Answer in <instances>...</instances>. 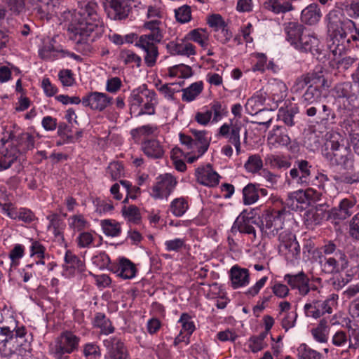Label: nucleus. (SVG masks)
I'll return each instance as SVG.
<instances>
[{
  "label": "nucleus",
  "mask_w": 359,
  "mask_h": 359,
  "mask_svg": "<svg viewBox=\"0 0 359 359\" xmlns=\"http://www.w3.org/2000/svg\"><path fill=\"white\" fill-rule=\"evenodd\" d=\"M353 85L351 82L339 83L333 89L338 98L350 99L352 97Z\"/></svg>",
  "instance_id": "nucleus-49"
},
{
  "label": "nucleus",
  "mask_w": 359,
  "mask_h": 359,
  "mask_svg": "<svg viewBox=\"0 0 359 359\" xmlns=\"http://www.w3.org/2000/svg\"><path fill=\"white\" fill-rule=\"evenodd\" d=\"M146 52L144 57V62L146 65L151 67L154 66L156 62V58L158 55V48L156 45L149 46L148 48H141Z\"/></svg>",
  "instance_id": "nucleus-52"
},
{
  "label": "nucleus",
  "mask_w": 359,
  "mask_h": 359,
  "mask_svg": "<svg viewBox=\"0 0 359 359\" xmlns=\"http://www.w3.org/2000/svg\"><path fill=\"white\" fill-rule=\"evenodd\" d=\"M122 215L128 222L137 224L140 223L141 215L139 208L133 205L123 206L121 210Z\"/></svg>",
  "instance_id": "nucleus-45"
},
{
  "label": "nucleus",
  "mask_w": 359,
  "mask_h": 359,
  "mask_svg": "<svg viewBox=\"0 0 359 359\" xmlns=\"http://www.w3.org/2000/svg\"><path fill=\"white\" fill-rule=\"evenodd\" d=\"M163 37V35L161 32H151L148 34L142 35L136 42L135 46L140 48H148L149 46L156 45L162 40Z\"/></svg>",
  "instance_id": "nucleus-38"
},
{
  "label": "nucleus",
  "mask_w": 359,
  "mask_h": 359,
  "mask_svg": "<svg viewBox=\"0 0 359 359\" xmlns=\"http://www.w3.org/2000/svg\"><path fill=\"white\" fill-rule=\"evenodd\" d=\"M328 71L322 67H317L313 72L306 74L309 86H317L319 89L329 88L331 86L330 81L328 80Z\"/></svg>",
  "instance_id": "nucleus-22"
},
{
  "label": "nucleus",
  "mask_w": 359,
  "mask_h": 359,
  "mask_svg": "<svg viewBox=\"0 0 359 359\" xmlns=\"http://www.w3.org/2000/svg\"><path fill=\"white\" fill-rule=\"evenodd\" d=\"M188 208V202L183 197L174 199L170 205V210L175 217H182L184 215Z\"/></svg>",
  "instance_id": "nucleus-44"
},
{
  "label": "nucleus",
  "mask_w": 359,
  "mask_h": 359,
  "mask_svg": "<svg viewBox=\"0 0 359 359\" xmlns=\"http://www.w3.org/2000/svg\"><path fill=\"white\" fill-rule=\"evenodd\" d=\"M246 212L243 211L236 219L233 224L231 231L236 233L237 231L241 233H245L252 236L253 239L256 238V230L253 224L257 225L256 219L253 217H248L245 215Z\"/></svg>",
  "instance_id": "nucleus-12"
},
{
  "label": "nucleus",
  "mask_w": 359,
  "mask_h": 359,
  "mask_svg": "<svg viewBox=\"0 0 359 359\" xmlns=\"http://www.w3.org/2000/svg\"><path fill=\"white\" fill-rule=\"evenodd\" d=\"M176 20L181 23H186L191 19V7L184 5L175 10Z\"/></svg>",
  "instance_id": "nucleus-54"
},
{
  "label": "nucleus",
  "mask_w": 359,
  "mask_h": 359,
  "mask_svg": "<svg viewBox=\"0 0 359 359\" xmlns=\"http://www.w3.org/2000/svg\"><path fill=\"white\" fill-rule=\"evenodd\" d=\"M229 273L231 287L233 289L245 287L249 284L250 273L248 269L235 265L231 267Z\"/></svg>",
  "instance_id": "nucleus-25"
},
{
  "label": "nucleus",
  "mask_w": 359,
  "mask_h": 359,
  "mask_svg": "<svg viewBox=\"0 0 359 359\" xmlns=\"http://www.w3.org/2000/svg\"><path fill=\"white\" fill-rule=\"evenodd\" d=\"M318 110L319 111L318 118L322 123H326L330 120L334 121L336 118V115L332 111V109L325 104H319V105L317 106V111Z\"/></svg>",
  "instance_id": "nucleus-55"
},
{
  "label": "nucleus",
  "mask_w": 359,
  "mask_h": 359,
  "mask_svg": "<svg viewBox=\"0 0 359 359\" xmlns=\"http://www.w3.org/2000/svg\"><path fill=\"white\" fill-rule=\"evenodd\" d=\"M60 6L59 0H48L46 1H40L36 4L34 10L41 19H49L52 15L57 13V10Z\"/></svg>",
  "instance_id": "nucleus-28"
},
{
  "label": "nucleus",
  "mask_w": 359,
  "mask_h": 359,
  "mask_svg": "<svg viewBox=\"0 0 359 359\" xmlns=\"http://www.w3.org/2000/svg\"><path fill=\"white\" fill-rule=\"evenodd\" d=\"M267 140L272 145L288 147L290 138L287 133V130L283 126H276L269 133Z\"/></svg>",
  "instance_id": "nucleus-31"
},
{
  "label": "nucleus",
  "mask_w": 359,
  "mask_h": 359,
  "mask_svg": "<svg viewBox=\"0 0 359 359\" xmlns=\"http://www.w3.org/2000/svg\"><path fill=\"white\" fill-rule=\"evenodd\" d=\"M107 172L113 180H117L124 175L123 166L118 162L111 163L107 168Z\"/></svg>",
  "instance_id": "nucleus-56"
},
{
  "label": "nucleus",
  "mask_w": 359,
  "mask_h": 359,
  "mask_svg": "<svg viewBox=\"0 0 359 359\" xmlns=\"http://www.w3.org/2000/svg\"><path fill=\"white\" fill-rule=\"evenodd\" d=\"M328 205L326 204L318 205L315 210L312 212L311 221L315 224H320L323 221H330L334 224V219L332 218V210H327Z\"/></svg>",
  "instance_id": "nucleus-34"
},
{
  "label": "nucleus",
  "mask_w": 359,
  "mask_h": 359,
  "mask_svg": "<svg viewBox=\"0 0 359 359\" xmlns=\"http://www.w3.org/2000/svg\"><path fill=\"white\" fill-rule=\"evenodd\" d=\"M195 175L197 182L208 187H215L219 182V175L212 169L211 164L208 163L196 170Z\"/></svg>",
  "instance_id": "nucleus-18"
},
{
  "label": "nucleus",
  "mask_w": 359,
  "mask_h": 359,
  "mask_svg": "<svg viewBox=\"0 0 359 359\" xmlns=\"http://www.w3.org/2000/svg\"><path fill=\"white\" fill-rule=\"evenodd\" d=\"M284 280L292 289L298 290L299 294L302 296H306L310 291V280L304 271L297 274H285Z\"/></svg>",
  "instance_id": "nucleus-17"
},
{
  "label": "nucleus",
  "mask_w": 359,
  "mask_h": 359,
  "mask_svg": "<svg viewBox=\"0 0 359 359\" xmlns=\"http://www.w3.org/2000/svg\"><path fill=\"white\" fill-rule=\"evenodd\" d=\"M16 144L17 148L19 147L22 150L32 149L34 147V138L28 133H21L16 137Z\"/></svg>",
  "instance_id": "nucleus-48"
},
{
  "label": "nucleus",
  "mask_w": 359,
  "mask_h": 359,
  "mask_svg": "<svg viewBox=\"0 0 359 359\" xmlns=\"http://www.w3.org/2000/svg\"><path fill=\"white\" fill-rule=\"evenodd\" d=\"M243 203L245 205H251L255 203L259 199V193L257 186L250 183L243 189Z\"/></svg>",
  "instance_id": "nucleus-43"
},
{
  "label": "nucleus",
  "mask_w": 359,
  "mask_h": 359,
  "mask_svg": "<svg viewBox=\"0 0 359 359\" xmlns=\"http://www.w3.org/2000/svg\"><path fill=\"white\" fill-rule=\"evenodd\" d=\"M295 163L297 168H292L290 171L292 179L297 184L304 186L309 185L311 182L314 184L311 177L312 165L309 162L306 160H298Z\"/></svg>",
  "instance_id": "nucleus-10"
},
{
  "label": "nucleus",
  "mask_w": 359,
  "mask_h": 359,
  "mask_svg": "<svg viewBox=\"0 0 359 359\" xmlns=\"http://www.w3.org/2000/svg\"><path fill=\"white\" fill-rule=\"evenodd\" d=\"M19 153L20 149L13 143L8 144V147H1L0 148V171L8 170L15 164L18 162Z\"/></svg>",
  "instance_id": "nucleus-19"
},
{
  "label": "nucleus",
  "mask_w": 359,
  "mask_h": 359,
  "mask_svg": "<svg viewBox=\"0 0 359 359\" xmlns=\"http://www.w3.org/2000/svg\"><path fill=\"white\" fill-rule=\"evenodd\" d=\"M297 113L296 108H290L287 109H280L278 111V118L282 120L287 126H293L295 124L294 117Z\"/></svg>",
  "instance_id": "nucleus-51"
},
{
  "label": "nucleus",
  "mask_w": 359,
  "mask_h": 359,
  "mask_svg": "<svg viewBox=\"0 0 359 359\" xmlns=\"http://www.w3.org/2000/svg\"><path fill=\"white\" fill-rule=\"evenodd\" d=\"M65 264L62 268L69 274H74L76 271L83 272L85 270V264L81 259L72 251L67 250L65 255Z\"/></svg>",
  "instance_id": "nucleus-29"
},
{
  "label": "nucleus",
  "mask_w": 359,
  "mask_h": 359,
  "mask_svg": "<svg viewBox=\"0 0 359 359\" xmlns=\"http://www.w3.org/2000/svg\"><path fill=\"white\" fill-rule=\"evenodd\" d=\"M179 322L182 323V330L187 332V334L191 336L195 330V325L194 322L191 320V316L187 313H183Z\"/></svg>",
  "instance_id": "nucleus-58"
},
{
  "label": "nucleus",
  "mask_w": 359,
  "mask_h": 359,
  "mask_svg": "<svg viewBox=\"0 0 359 359\" xmlns=\"http://www.w3.org/2000/svg\"><path fill=\"white\" fill-rule=\"evenodd\" d=\"M242 123L240 121H231L230 123L223 124L219 130V135L228 140L230 144H236L241 141L240 133L242 129Z\"/></svg>",
  "instance_id": "nucleus-23"
},
{
  "label": "nucleus",
  "mask_w": 359,
  "mask_h": 359,
  "mask_svg": "<svg viewBox=\"0 0 359 359\" xmlns=\"http://www.w3.org/2000/svg\"><path fill=\"white\" fill-rule=\"evenodd\" d=\"M322 92L317 86H309L302 97L301 103L305 108V114L313 117L317 114V106L320 104Z\"/></svg>",
  "instance_id": "nucleus-9"
},
{
  "label": "nucleus",
  "mask_w": 359,
  "mask_h": 359,
  "mask_svg": "<svg viewBox=\"0 0 359 359\" xmlns=\"http://www.w3.org/2000/svg\"><path fill=\"white\" fill-rule=\"evenodd\" d=\"M156 93L154 90H148L145 86L142 88L134 90L130 95V105L133 107H139L147 100L150 102L155 101Z\"/></svg>",
  "instance_id": "nucleus-32"
},
{
  "label": "nucleus",
  "mask_w": 359,
  "mask_h": 359,
  "mask_svg": "<svg viewBox=\"0 0 359 359\" xmlns=\"http://www.w3.org/2000/svg\"><path fill=\"white\" fill-rule=\"evenodd\" d=\"M341 17L342 14L337 10L330 11L327 15L328 31L332 32L334 37H337L338 34L341 38L346 36V33L342 28Z\"/></svg>",
  "instance_id": "nucleus-27"
},
{
  "label": "nucleus",
  "mask_w": 359,
  "mask_h": 359,
  "mask_svg": "<svg viewBox=\"0 0 359 359\" xmlns=\"http://www.w3.org/2000/svg\"><path fill=\"white\" fill-rule=\"evenodd\" d=\"M280 247L284 248L292 255L296 257L300 254V246L296 240V236L290 230H281L278 232Z\"/></svg>",
  "instance_id": "nucleus-21"
},
{
  "label": "nucleus",
  "mask_w": 359,
  "mask_h": 359,
  "mask_svg": "<svg viewBox=\"0 0 359 359\" xmlns=\"http://www.w3.org/2000/svg\"><path fill=\"white\" fill-rule=\"evenodd\" d=\"M176 184V180L170 175H167L153 187L151 196L156 199L168 198Z\"/></svg>",
  "instance_id": "nucleus-20"
},
{
  "label": "nucleus",
  "mask_w": 359,
  "mask_h": 359,
  "mask_svg": "<svg viewBox=\"0 0 359 359\" xmlns=\"http://www.w3.org/2000/svg\"><path fill=\"white\" fill-rule=\"evenodd\" d=\"M191 132L193 137L180 133L179 135L180 142L186 146L187 149L196 151V153H199V156H203L209 148L211 137L208 136L205 130L191 129Z\"/></svg>",
  "instance_id": "nucleus-6"
},
{
  "label": "nucleus",
  "mask_w": 359,
  "mask_h": 359,
  "mask_svg": "<svg viewBox=\"0 0 359 359\" xmlns=\"http://www.w3.org/2000/svg\"><path fill=\"white\" fill-rule=\"evenodd\" d=\"M119 57L123 61L125 65L135 63L137 67H140L142 62L141 57L130 50H122L120 52Z\"/></svg>",
  "instance_id": "nucleus-50"
},
{
  "label": "nucleus",
  "mask_w": 359,
  "mask_h": 359,
  "mask_svg": "<svg viewBox=\"0 0 359 359\" xmlns=\"http://www.w3.org/2000/svg\"><path fill=\"white\" fill-rule=\"evenodd\" d=\"M72 23L68 30L70 38L77 44H89L100 38L104 32V23L98 13V5L94 0H78Z\"/></svg>",
  "instance_id": "nucleus-1"
},
{
  "label": "nucleus",
  "mask_w": 359,
  "mask_h": 359,
  "mask_svg": "<svg viewBox=\"0 0 359 359\" xmlns=\"http://www.w3.org/2000/svg\"><path fill=\"white\" fill-rule=\"evenodd\" d=\"M100 257L109 270L123 279H131L135 276L137 269L135 265L128 259L121 257L118 263L111 262L108 255L105 252L100 254Z\"/></svg>",
  "instance_id": "nucleus-7"
},
{
  "label": "nucleus",
  "mask_w": 359,
  "mask_h": 359,
  "mask_svg": "<svg viewBox=\"0 0 359 359\" xmlns=\"http://www.w3.org/2000/svg\"><path fill=\"white\" fill-rule=\"evenodd\" d=\"M318 45L319 40L315 35L305 32L294 48L302 52H310L314 55L315 52L318 53Z\"/></svg>",
  "instance_id": "nucleus-30"
},
{
  "label": "nucleus",
  "mask_w": 359,
  "mask_h": 359,
  "mask_svg": "<svg viewBox=\"0 0 359 359\" xmlns=\"http://www.w3.org/2000/svg\"><path fill=\"white\" fill-rule=\"evenodd\" d=\"M100 225L103 232L107 236L117 237L121 233V224L114 219H102L100 222Z\"/></svg>",
  "instance_id": "nucleus-35"
},
{
  "label": "nucleus",
  "mask_w": 359,
  "mask_h": 359,
  "mask_svg": "<svg viewBox=\"0 0 359 359\" xmlns=\"http://www.w3.org/2000/svg\"><path fill=\"white\" fill-rule=\"evenodd\" d=\"M26 332L24 327L11 329L8 326H0V353L2 356L12 353L25 345L23 344Z\"/></svg>",
  "instance_id": "nucleus-4"
},
{
  "label": "nucleus",
  "mask_w": 359,
  "mask_h": 359,
  "mask_svg": "<svg viewBox=\"0 0 359 359\" xmlns=\"http://www.w3.org/2000/svg\"><path fill=\"white\" fill-rule=\"evenodd\" d=\"M330 299L313 300L310 303H307L304 306V313L306 317L319 318L325 313L330 314L332 313V308L330 306Z\"/></svg>",
  "instance_id": "nucleus-16"
},
{
  "label": "nucleus",
  "mask_w": 359,
  "mask_h": 359,
  "mask_svg": "<svg viewBox=\"0 0 359 359\" xmlns=\"http://www.w3.org/2000/svg\"><path fill=\"white\" fill-rule=\"evenodd\" d=\"M301 359H321L322 355L319 352L311 349L306 344H302L300 346Z\"/></svg>",
  "instance_id": "nucleus-61"
},
{
  "label": "nucleus",
  "mask_w": 359,
  "mask_h": 359,
  "mask_svg": "<svg viewBox=\"0 0 359 359\" xmlns=\"http://www.w3.org/2000/svg\"><path fill=\"white\" fill-rule=\"evenodd\" d=\"M290 215V212L285 209V207L280 209H266L263 212L262 219L257 223V226L268 238H275L278 232L284 229V222Z\"/></svg>",
  "instance_id": "nucleus-2"
},
{
  "label": "nucleus",
  "mask_w": 359,
  "mask_h": 359,
  "mask_svg": "<svg viewBox=\"0 0 359 359\" xmlns=\"http://www.w3.org/2000/svg\"><path fill=\"white\" fill-rule=\"evenodd\" d=\"M339 5V8L344 14L352 19L359 18V0H344Z\"/></svg>",
  "instance_id": "nucleus-36"
},
{
  "label": "nucleus",
  "mask_w": 359,
  "mask_h": 359,
  "mask_svg": "<svg viewBox=\"0 0 359 359\" xmlns=\"http://www.w3.org/2000/svg\"><path fill=\"white\" fill-rule=\"evenodd\" d=\"M79 341V337L73 332H63L50 346V353L55 359H62L64 355L70 354L78 348Z\"/></svg>",
  "instance_id": "nucleus-5"
},
{
  "label": "nucleus",
  "mask_w": 359,
  "mask_h": 359,
  "mask_svg": "<svg viewBox=\"0 0 359 359\" xmlns=\"http://www.w3.org/2000/svg\"><path fill=\"white\" fill-rule=\"evenodd\" d=\"M328 332V321L325 318L321 319L318 326L311 330L313 338L320 343H325L327 341Z\"/></svg>",
  "instance_id": "nucleus-37"
},
{
  "label": "nucleus",
  "mask_w": 359,
  "mask_h": 359,
  "mask_svg": "<svg viewBox=\"0 0 359 359\" xmlns=\"http://www.w3.org/2000/svg\"><path fill=\"white\" fill-rule=\"evenodd\" d=\"M203 84L202 81L195 82L188 88H182V100L184 102H191L202 92Z\"/></svg>",
  "instance_id": "nucleus-39"
},
{
  "label": "nucleus",
  "mask_w": 359,
  "mask_h": 359,
  "mask_svg": "<svg viewBox=\"0 0 359 359\" xmlns=\"http://www.w3.org/2000/svg\"><path fill=\"white\" fill-rule=\"evenodd\" d=\"M357 200L353 196L341 199L337 207L332 208V218L334 219V224L339 222L349 217L353 213V209L356 205Z\"/></svg>",
  "instance_id": "nucleus-13"
},
{
  "label": "nucleus",
  "mask_w": 359,
  "mask_h": 359,
  "mask_svg": "<svg viewBox=\"0 0 359 359\" xmlns=\"http://www.w3.org/2000/svg\"><path fill=\"white\" fill-rule=\"evenodd\" d=\"M212 113H214V121H217L218 119L222 118L224 115L227 113L226 107L225 104H222L220 102L215 101L211 105Z\"/></svg>",
  "instance_id": "nucleus-62"
},
{
  "label": "nucleus",
  "mask_w": 359,
  "mask_h": 359,
  "mask_svg": "<svg viewBox=\"0 0 359 359\" xmlns=\"http://www.w3.org/2000/svg\"><path fill=\"white\" fill-rule=\"evenodd\" d=\"M323 156L331 165L340 166L344 170H350L354 162L350 147L339 141L330 140L323 151Z\"/></svg>",
  "instance_id": "nucleus-3"
},
{
  "label": "nucleus",
  "mask_w": 359,
  "mask_h": 359,
  "mask_svg": "<svg viewBox=\"0 0 359 359\" xmlns=\"http://www.w3.org/2000/svg\"><path fill=\"white\" fill-rule=\"evenodd\" d=\"M95 326L101 329L102 333L109 334L114 331L110 320L102 313H97L94 318Z\"/></svg>",
  "instance_id": "nucleus-40"
},
{
  "label": "nucleus",
  "mask_w": 359,
  "mask_h": 359,
  "mask_svg": "<svg viewBox=\"0 0 359 359\" xmlns=\"http://www.w3.org/2000/svg\"><path fill=\"white\" fill-rule=\"evenodd\" d=\"M183 83L184 82H182V83H165L161 86H158V85L156 83V86L158 90L161 93H162L166 99L173 100L175 99L174 94L175 93H179L182 90L181 86Z\"/></svg>",
  "instance_id": "nucleus-42"
},
{
  "label": "nucleus",
  "mask_w": 359,
  "mask_h": 359,
  "mask_svg": "<svg viewBox=\"0 0 359 359\" xmlns=\"http://www.w3.org/2000/svg\"><path fill=\"white\" fill-rule=\"evenodd\" d=\"M207 22L210 27L214 28L215 32H219L221 27L226 24L223 18L219 14H212L208 17Z\"/></svg>",
  "instance_id": "nucleus-59"
},
{
  "label": "nucleus",
  "mask_w": 359,
  "mask_h": 359,
  "mask_svg": "<svg viewBox=\"0 0 359 359\" xmlns=\"http://www.w3.org/2000/svg\"><path fill=\"white\" fill-rule=\"evenodd\" d=\"M105 9L112 20H123L128 17L130 11V0H104Z\"/></svg>",
  "instance_id": "nucleus-11"
},
{
  "label": "nucleus",
  "mask_w": 359,
  "mask_h": 359,
  "mask_svg": "<svg viewBox=\"0 0 359 359\" xmlns=\"http://www.w3.org/2000/svg\"><path fill=\"white\" fill-rule=\"evenodd\" d=\"M94 239L95 238L90 232H81L76 238L77 245L80 248H90Z\"/></svg>",
  "instance_id": "nucleus-57"
},
{
  "label": "nucleus",
  "mask_w": 359,
  "mask_h": 359,
  "mask_svg": "<svg viewBox=\"0 0 359 359\" xmlns=\"http://www.w3.org/2000/svg\"><path fill=\"white\" fill-rule=\"evenodd\" d=\"M348 233L353 239L359 241V212L350 220Z\"/></svg>",
  "instance_id": "nucleus-60"
},
{
  "label": "nucleus",
  "mask_w": 359,
  "mask_h": 359,
  "mask_svg": "<svg viewBox=\"0 0 359 359\" xmlns=\"http://www.w3.org/2000/svg\"><path fill=\"white\" fill-rule=\"evenodd\" d=\"M268 280L267 276L262 277L253 286L248 288L244 294L248 297H253L256 296L260 291V290L264 286L265 283Z\"/></svg>",
  "instance_id": "nucleus-64"
},
{
  "label": "nucleus",
  "mask_w": 359,
  "mask_h": 359,
  "mask_svg": "<svg viewBox=\"0 0 359 359\" xmlns=\"http://www.w3.org/2000/svg\"><path fill=\"white\" fill-rule=\"evenodd\" d=\"M9 10L14 15H20L25 11V0H3Z\"/></svg>",
  "instance_id": "nucleus-53"
},
{
  "label": "nucleus",
  "mask_w": 359,
  "mask_h": 359,
  "mask_svg": "<svg viewBox=\"0 0 359 359\" xmlns=\"http://www.w3.org/2000/svg\"><path fill=\"white\" fill-rule=\"evenodd\" d=\"M319 263L322 271L327 274H336L345 270L348 266L344 252H339L337 257L320 256Z\"/></svg>",
  "instance_id": "nucleus-8"
},
{
  "label": "nucleus",
  "mask_w": 359,
  "mask_h": 359,
  "mask_svg": "<svg viewBox=\"0 0 359 359\" xmlns=\"http://www.w3.org/2000/svg\"><path fill=\"white\" fill-rule=\"evenodd\" d=\"M263 161L259 154H253L248 157L244 168L248 172L257 173L262 170Z\"/></svg>",
  "instance_id": "nucleus-46"
},
{
  "label": "nucleus",
  "mask_w": 359,
  "mask_h": 359,
  "mask_svg": "<svg viewBox=\"0 0 359 359\" xmlns=\"http://www.w3.org/2000/svg\"><path fill=\"white\" fill-rule=\"evenodd\" d=\"M283 26L286 40L294 47L305 33V27L296 21L286 22Z\"/></svg>",
  "instance_id": "nucleus-24"
},
{
  "label": "nucleus",
  "mask_w": 359,
  "mask_h": 359,
  "mask_svg": "<svg viewBox=\"0 0 359 359\" xmlns=\"http://www.w3.org/2000/svg\"><path fill=\"white\" fill-rule=\"evenodd\" d=\"M267 8L276 14L285 13L293 10L291 3L285 1L281 4L279 0H270L267 4Z\"/></svg>",
  "instance_id": "nucleus-47"
},
{
  "label": "nucleus",
  "mask_w": 359,
  "mask_h": 359,
  "mask_svg": "<svg viewBox=\"0 0 359 359\" xmlns=\"http://www.w3.org/2000/svg\"><path fill=\"white\" fill-rule=\"evenodd\" d=\"M142 149L147 156L154 159L161 158L165 153L163 145L156 139H145Z\"/></svg>",
  "instance_id": "nucleus-26"
},
{
  "label": "nucleus",
  "mask_w": 359,
  "mask_h": 359,
  "mask_svg": "<svg viewBox=\"0 0 359 359\" xmlns=\"http://www.w3.org/2000/svg\"><path fill=\"white\" fill-rule=\"evenodd\" d=\"M83 353L88 359H96L100 355V350L97 345L94 343H89L85 345Z\"/></svg>",
  "instance_id": "nucleus-63"
},
{
  "label": "nucleus",
  "mask_w": 359,
  "mask_h": 359,
  "mask_svg": "<svg viewBox=\"0 0 359 359\" xmlns=\"http://www.w3.org/2000/svg\"><path fill=\"white\" fill-rule=\"evenodd\" d=\"M111 359H129V353L121 339L111 337L104 341Z\"/></svg>",
  "instance_id": "nucleus-15"
},
{
  "label": "nucleus",
  "mask_w": 359,
  "mask_h": 359,
  "mask_svg": "<svg viewBox=\"0 0 359 359\" xmlns=\"http://www.w3.org/2000/svg\"><path fill=\"white\" fill-rule=\"evenodd\" d=\"M321 18V12L316 4H311L306 6L301 13V20L306 25H316Z\"/></svg>",
  "instance_id": "nucleus-33"
},
{
  "label": "nucleus",
  "mask_w": 359,
  "mask_h": 359,
  "mask_svg": "<svg viewBox=\"0 0 359 359\" xmlns=\"http://www.w3.org/2000/svg\"><path fill=\"white\" fill-rule=\"evenodd\" d=\"M112 98L100 92H91L82 98V104L93 110L103 111L111 102Z\"/></svg>",
  "instance_id": "nucleus-14"
},
{
  "label": "nucleus",
  "mask_w": 359,
  "mask_h": 359,
  "mask_svg": "<svg viewBox=\"0 0 359 359\" xmlns=\"http://www.w3.org/2000/svg\"><path fill=\"white\" fill-rule=\"evenodd\" d=\"M55 40L54 39H49L44 43L43 47L39 50V54L41 58L43 60H53L56 56V53L59 52V49L55 47Z\"/></svg>",
  "instance_id": "nucleus-41"
}]
</instances>
